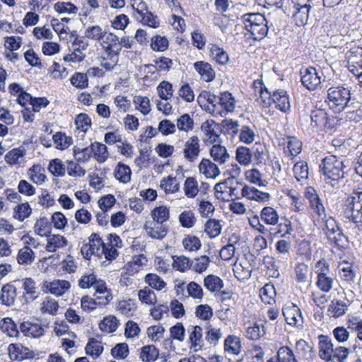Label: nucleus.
Returning a JSON list of instances; mask_svg holds the SVG:
<instances>
[{"label": "nucleus", "instance_id": "52", "mask_svg": "<svg viewBox=\"0 0 362 362\" xmlns=\"http://www.w3.org/2000/svg\"><path fill=\"white\" fill-rule=\"evenodd\" d=\"M157 91L162 100H168L173 96V85L167 81H163L157 86Z\"/></svg>", "mask_w": 362, "mask_h": 362}, {"label": "nucleus", "instance_id": "14", "mask_svg": "<svg viewBox=\"0 0 362 362\" xmlns=\"http://www.w3.org/2000/svg\"><path fill=\"white\" fill-rule=\"evenodd\" d=\"M241 196L259 202H268L271 198V195L269 193L263 192L254 187L249 186L243 187L241 189Z\"/></svg>", "mask_w": 362, "mask_h": 362}, {"label": "nucleus", "instance_id": "33", "mask_svg": "<svg viewBox=\"0 0 362 362\" xmlns=\"http://www.w3.org/2000/svg\"><path fill=\"white\" fill-rule=\"evenodd\" d=\"M90 146L93 149V155L97 161L100 163H104L109 156L107 146L97 141L91 144Z\"/></svg>", "mask_w": 362, "mask_h": 362}, {"label": "nucleus", "instance_id": "28", "mask_svg": "<svg viewBox=\"0 0 362 362\" xmlns=\"http://www.w3.org/2000/svg\"><path fill=\"white\" fill-rule=\"evenodd\" d=\"M311 124L315 127H325L327 120V113L325 110L316 109L310 114Z\"/></svg>", "mask_w": 362, "mask_h": 362}, {"label": "nucleus", "instance_id": "32", "mask_svg": "<svg viewBox=\"0 0 362 362\" xmlns=\"http://www.w3.org/2000/svg\"><path fill=\"white\" fill-rule=\"evenodd\" d=\"M235 99L232 94L228 91L223 92L218 97V105L226 112H233L235 110Z\"/></svg>", "mask_w": 362, "mask_h": 362}, {"label": "nucleus", "instance_id": "24", "mask_svg": "<svg viewBox=\"0 0 362 362\" xmlns=\"http://www.w3.org/2000/svg\"><path fill=\"white\" fill-rule=\"evenodd\" d=\"M223 285V280L214 274H209L204 279V287L212 293L220 292Z\"/></svg>", "mask_w": 362, "mask_h": 362}, {"label": "nucleus", "instance_id": "43", "mask_svg": "<svg viewBox=\"0 0 362 362\" xmlns=\"http://www.w3.org/2000/svg\"><path fill=\"white\" fill-rule=\"evenodd\" d=\"M179 221L182 227L191 228L194 226L197 218L192 211L185 210L180 214Z\"/></svg>", "mask_w": 362, "mask_h": 362}, {"label": "nucleus", "instance_id": "56", "mask_svg": "<svg viewBox=\"0 0 362 362\" xmlns=\"http://www.w3.org/2000/svg\"><path fill=\"white\" fill-rule=\"evenodd\" d=\"M35 233L40 236L48 235L51 232V227L47 218L38 219L34 226Z\"/></svg>", "mask_w": 362, "mask_h": 362}, {"label": "nucleus", "instance_id": "61", "mask_svg": "<svg viewBox=\"0 0 362 362\" xmlns=\"http://www.w3.org/2000/svg\"><path fill=\"white\" fill-rule=\"evenodd\" d=\"M145 229L148 235L154 239H162L167 234V230L161 226V224H158L157 223L152 227H148L146 226Z\"/></svg>", "mask_w": 362, "mask_h": 362}, {"label": "nucleus", "instance_id": "31", "mask_svg": "<svg viewBox=\"0 0 362 362\" xmlns=\"http://www.w3.org/2000/svg\"><path fill=\"white\" fill-rule=\"evenodd\" d=\"M310 8V5L308 4L302 6L298 4L297 6H295L296 11L293 13V18L296 21L297 25H303L307 23Z\"/></svg>", "mask_w": 362, "mask_h": 362}, {"label": "nucleus", "instance_id": "62", "mask_svg": "<svg viewBox=\"0 0 362 362\" xmlns=\"http://www.w3.org/2000/svg\"><path fill=\"white\" fill-rule=\"evenodd\" d=\"M106 33L99 25L89 26L85 31V37L95 40H100L105 37Z\"/></svg>", "mask_w": 362, "mask_h": 362}, {"label": "nucleus", "instance_id": "29", "mask_svg": "<svg viewBox=\"0 0 362 362\" xmlns=\"http://www.w3.org/2000/svg\"><path fill=\"white\" fill-rule=\"evenodd\" d=\"M294 176L298 182L305 181L309 175V168L306 162L300 160L295 163L293 168Z\"/></svg>", "mask_w": 362, "mask_h": 362}, {"label": "nucleus", "instance_id": "1", "mask_svg": "<svg viewBox=\"0 0 362 362\" xmlns=\"http://www.w3.org/2000/svg\"><path fill=\"white\" fill-rule=\"evenodd\" d=\"M354 100L351 96V90L342 86H332L327 90L325 103L335 113L341 112L351 107L354 103Z\"/></svg>", "mask_w": 362, "mask_h": 362}, {"label": "nucleus", "instance_id": "58", "mask_svg": "<svg viewBox=\"0 0 362 362\" xmlns=\"http://www.w3.org/2000/svg\"><path fill=\"white\" fill-rule=\"evenodd\" d=\"M74 156L75 159L78 162H86L93 156V149L91 146L83 148L75 147L74 149Z\"/></svg>", "mask_w": 362, "mask_h": 362}, {"label": "nucleus", "instance_id": "13", "mask_svg": "<svg viewBox=\"0 0 362 362\" xmlns=\"http://www.w3.org/2000/svg\"><path fill=\"white\" fill-rule=\"evenodd\" d=\"M319 356L326 361H332V356L334 351V346L332 340L325 335L319 337Z\"/></svg>", "mask_w": 362, "mask_h": 362}, {"label": "nucleus", "instance_id": "2", "mask_svg": "<svg viewBox=\"0 0 362 362\" xmlns=\"http://www.w3.org/2000/svg\"><path fill=\"white\" fill-rule=\"evenodd\" d=\"M341 215L356 226L362 225V189L354 190L343 200Z\"/></svg>", "mask_w": 362, "mask_h": 362}, {"label": "nucleus", "instance_id": "51", "mask_svg": "<svg viewBox=\"0 0 362 362\" xmlns=\"http://www.w3.org/2000/svg\"><path fill=\"white\" fill-rule=\"evenodd\" d=\"M151 216L157 223L162 224L169 218V209L166 206L156 207L151 212Z\"/></svg>", "mask_w": 362, "mask_h": 362}, {"label": "nucleus", "instance_id": "7", "mask_svg": "<svg viewBox=\"0 0 362 362\" xmlns=\"http://www.w3.org/2000/svg\"><path fill=\"white\" fill-rule=\"evenodd\" d=\"M317 279L316 286L323 292L328 293L332 288L333 279L327 274L328 264L324 260H320L316 264Z\"/></svg>", "mask_w": 362, "mask_h": 362}, {"label": "nucleus", "instance_id": "18", "mask_svg": "<svg viewBox=\"0 0 362 362\" xmlns=\"http://www.w3.org/2000/svg\"><path fill=\"white\" fill-rule=\"evenodd\" d=\"M46 250L49 252H54L58 249L63 248L67 245L68 241L60 235H49L47 239Z\"/></svg>", "mask_w": 362, "mask_h": 362}, {"label": "nucleus", "instance_id": "16", "mask_svg": "<svg viewBox=\"0 0 362 362\" xmlns=\"http://www.w3.org/2000/svg\"><path fill=\"white\" fill-rule=\"evenodd\" d=\"M16 296V286L11 283L6 284L1 287L0 301L4 305L11 306L15 302Z\"/></svg>", "mask_w": 362, "mask_h": 362}, {"label": "nucleus", "instance_id": "27", "mask_svg": "<svg viewBox=\"0 0 362 362\" xmlns=\"http://www.w3.org/2000/svg\"><path fill=\"white\" fill-rule=\"evenodd\" d=\"M255 129L256 128L254 125L242 126L238 132L240 141L246 144H250L252 142H254L257 136L255 133Z\"/></svg>", "mask_w": 362, "mask_h": 362}, {"label": "nucleus", "instance_id": "57", "mask_svg": "<svg viewBox=\"0 0 362 362\" xmlns=\"http://www.w3.org/2000/svg\"><path fill=\"white\" fill-rule=\"evenodd\" d=\"M168 40L165 37L156 35L152 37L151 47L156 52H164L168 47Z\"/></svg>", "mask_w": 362, "mask_h": 362}, {"label": "nucleus", "instance_id": "48", "mask_svg": "<svg viewBox=\"0 0 362 362\" xmlns=\"http://www.w3.org/2000/svg\"><path fill=\"white\" fill-rule=\"evenodd\" d=\"M185 194L189 198H194L199 192L198 184L195 178L187 177L184 184Z\"/></svg>", "mask_w": 362, "mask_h": 362}, {"label": "nucleus", "instance_id": "44", "mask_svg": "<svg viewBox=\"0 0 362 362\" xmlns=\"http://www.w3.org/2000/svg\"><path fill=\"white\" fill-rule=\"evenodd\" d=\"M276 295V289L272 284H267L260 289L259 296L265 303L271 304L272 301L274 300Z\"/></svg>", "mask_w": 362, "mask_h": 362}, {"label": "nucleus", "instance_id": "21", "mask_svg": "<svg viewBox=\"0 0 362 362\" xmlns=\"http://www.w3.org/2000/svg\"><path fill=\"white\" fill-rule=\"evenodd\" d=\"M202 331V328L200 326H194L192 327V331L189 330V340L192 344L190 349H193L194 351L200 350L204 345Z\"/></svg>", "mask_w": 362, "mask_h": 362}, {"label": "nucleus", "instance_id": "6", "mask_svg": "<svg viewBox=\"0 0 362 362\" xmlns=\"http://www.w3.org/2000/svg\"><path fill=\"white\" fill-rule=\"evenodd\" d=\"M105 244L97 233H92L88 238V243L82 245L81 254L87 259H89L92 255L100 257L104 252Z\"/></svg>", "mask_w": 362, "mask_h": 362}, {"label": "nucleus", "instance_id": "38", "mask_svg": "<svg viewBox=\"0 0 362 362\" xmlns=\"http://www.w3.org/2000/svg\"><path fill=\"white\" fill-rule=\"evenodd\" d=\"M1 331L8 336L13 337H18L19 332L15 322L10 317L4 318L0 322Z\"/></svg>", "mask_w": 362, "mask_h": 362}, {"label": "nucleus", "instance_id": "55", "mask_svg": "<svg viewBox=\"0 0 362 362\" xmlns=\"http://www.w3.org/2000/svg\"><path fill=\"white\" fill-rule=\"evenodd\" d=\"M59 305L57 300L46 298L41 304L40 310L43 313H48L52 315H57Z\"/></svg>", "mask_w": 362, "mask_h": 362}, {"label": "nucleus", "instance_id": "50", "mask_svg": "<svg viewBox=\"0 0 362 362\" xmlns=\"http://www.w3.org/2000/svg\"><path fill=\"white\" fill-rule=\"evenodd\" d=\"M158 350L154 346H144L141 349V358L144 362H151L157 359Z\"/></svg>", "mask_w": 362, "mask_h": 362}, {"label": "nucleus", "instance_id": "8", "mask_svg": "<svg viewBox=\"0 0 362 362\" xmlns=\"http://www.w3.org/2000/svg\"><path fill=\"white\" fill-rule=\"evenodd\" d=\"M70 286L68 281L56 279L52 281H45L42 290L45 293H50L56 296H60L68 291Z\"/></svg>", "mask_w": 362, "mask_h": 362}, {"label": "nucleus", "instance_id": "22", "mask_svg": "<svg viewBox=\"0 0 362 362\" xmlns=\"http://www.w3.org/2000/svg\"><path fill=\"white\" fill-rule=\"evenodd\" d=\"M199 171L207 178H214L220 174L217 165L209 159L204 158L199 165Z\"/></svg>", "mask_w": 362, "mask_h": 362}, {"label": "nucleus", "instance_id": "35", "mask_svg": "<svg viewBox=\"0 0 362 362\" xmlns=\"http://www.w3.org/2000/svg\"><path fill=\"white\" fill-rule=\"evenodd\" d=\"M119 320L113 315H108L99 324V327L103 332L112 333L115 332L119 326Z\"/></svg>", "mask_w": 362, "mask_h": 362}, {"label": "nucleus", "instance_id": "36", "mask_svg": "<svg viewBox=\"0 0 362 362\" xmlns=\"http://www.w3.org/2000/svg\"><path fill=\"white\" fill-rule=\"evenodd\" d=\"M35 260V252L28 246H24L18 253L17 261L20 264H30Z\"/></svg>", "mask_w": 362, "mask_h": 362}, {"label": "nucleus", "instance_id": "60", "mask_svg": "<svg viewBox=\"0 0 362 362\" xmlns=\"http://www.w3.org/2000/svg\"><path fill=\"white\" fill-rule=\"evenodd\" d=\"M221 337L222 333L221 332L220 329L212 327L210 325L206 327L205 339L208 343L215 345L217 344Z\"/></svg>", "mask_w": 362, "mask_h": 362}, {"label": "nucleus", "instance_id": "26", "mask_svg": "<svg viewBox=\"0 0 362 362\" xmlns=\"http://www.w3.org/2000/svg\"><path fill=\"white\" fill-rule=\"evenodd\" d=\"M224 350L233 355L239 354L241 351L240 339L235 335L228 336L224 341Z\"/></svg>", "mask_w": 362, "mask_h": 362}, {"label": "nucleus", "instance_id": "3", "mask_svg": "<svg viewBox=\"0 0 362 362\" xmlns=\"http://www.w3.org/2000/svg\"><path fill=\"white\" fill-rule=\"evenodd\" d=\"M240 20L253 40H260L267 36L269 25L264 15L259 13H248L243 15Z\"/></svg>", "mask_w": 362, "mask_h": 362}, {"label": "nucleus", "instance_id": "34", "mask_svg": "<svg viewBox=\"0 0 362 362\" xmlns=\"http://www.w3.org/2000/svg\"><path fill=\"white\" fill-rule=\"evenodd\" d=\"M52 139L56 148L60 150L66 149L73 144L71 136H66L64 133L60 132L54 134Z\"/></svg>", "mask_w": 362, "mask_h": 362}, {"label": "nucleus", "instance_id": "53", "mask_svg": "<svg viewBox=\"0 0 362 362\" xmlns=\"http://www.w3.org/2000/svg\"><path fill=\"white\" fill-rule=\"evenodd\" d=\"M245 176L247 180L258 186H266L267 182L262 178V173L256 168H253L246 171Z\"/></svg>", "mask_w": 362, "mask_h": 362}, {"label": "nucleus", "instance_id": "59", "mask_svg": "<svg viewBox=\"0 0 362 362\" xmlns=\"http://www.w3.org/2000/svg\"><path fill=\"white\" fill-rule=\"evenodd\" d=\"M160 187L165 192L174 193L179 189V183L175 177L168 176L160 181Z\"/></svg>", "mask_w": 362, "mask_h": 362}, {"label": "nucleus", "instance_id": "4", "mask_svg": "<svg viewBox=\"0 0 362 362\" xmlns=\"http://www.w3.org/2000/svg\"><path fill=\"white\" fill-rule=\"evenodd\" d=\"M320 172L325 178L338 181L344 177L345 165L343 161L334 155L325 157L319 165Z\"/></svg>", "mask_w": 362, "mask_h": 362}, {"label": "nucleus", "instance_id": "15", "mask_svg": "<svg viewBox=\"0 0 362 362\" xmlns=\"http://www.w3.org/2000/svg\"><path fill=\"white\" fill-rule=\"evenodd\" d=\"M216 129H218V127L213 120H206L202 124L201 130L206 136V142L211 144L218 141L220 135Z\"/></svg>", "mask_w": 362, "mask_h": 362}, {"label": "nucleus", "instance_id": "20", "mask_svg": "<svg viewBox=\"0 0 362 362\" xmlns=\"http://www.w3.org/2000/svg\"><path fill=\"white\" fill-rule=\"evenodd\" d=\"M22 288L25 291L24 298L26 303L33 301L37 298L36 283L32 278L23 279Z\"/></svg>", "mask_w": 362, "mask_h": 362}, {"label": "nucleus", "instance_id": "40", "mask_svg": "<svg viewBox=\"0 0 362 362\" xmlns=\"http://www.w3.org/2000/svg\"><path fill=\"white\" fill-rule=\"evenodd\" d=\"M182 245L185 250L191 252L197 251L202 247L199 238L192 234L185 235L182 240Z\"/></svg>", "mask_w": 362, "mask_h": 362}, {"label": "nucleus", "instance_id": "12", "mask_svg": "<svg viewBox=\"0 0 362 362\" xmlns=\"http://www.w3.org/2000/svg\"><path fill=\"white\" fill-rule=\"evenodd\" d=\"M20 330L25 336L33 338H40L45 334L44 327L41 324L29 321L21 323Z\"/></svg>", "mask_w": 362, "mask_h": 362}, {"label": "nucleus", "instance_id": "64", "mask_svg": "<svg viewBox=\"0 0 362 362\" xmlns=\"http://www.w3.org/2000/svg\"><path fill=\"white\" fill-rule=\"evenodd\" d=\"M348 328L357 333V338L362 341V319L359 317L351 316L348 322Z\"/></svg>", "mask_w": 362, "mask_h": 362}, {"label": "nucleus", "instance_id": "63", "mask_svg": "<svg viewBox=\"0 0 362 362\" xmlns=\"http://www.w3.org/2000/svg\"><path fill=\"white\" fill-rule=\"evenodd\" d=\"M236 159L243 165H247L251 161V152L249 148L240 146L236 150Z\"/></svg>", "mask_w": 362, "mask_h": 362}, {"label": "nucleus", "instance_id": "49", "mask_svg": "<svg viewBox=\"0 0 362 362\" xmlns=\"http://www.w3.org/2000/svg\"><path fill=\"white\" fill-rule=\"evenodd\" d=\"M277 357L280 362H298L293 350L287 346L279 349Z\"/></svg>", "mask_w": 362, "mask_h": 362}, {"label": "nucleus", "instance_id": "30", "mask_svg": "<svg viewBox=\"0 0 362 362\" xmlns=\"http://www.w3.org/2000/svg\"><path fill=\"white\" fill-rule=\"evenodd\" d=\"M347 305L345 302L341 300L334 299L331 301L328 312L334 317H339L345 314Z\"/></svg>", "mask_w": 362, "mask_h": 362}, {"label": "nucleus", "instance_id": "47", "mask_svg": "<svg viewBox=\"0 0 362 362\" xmlns=\"http://www.w3.org/2000/svg\"><path fill=\"white\" fill-rule=\"evenodd\" d=\"M211 56L220 64L225 65L229 60L227 52L216 45H213L211 50Z\"/></svg>", "mask_w": 362, "mask_h": 362}, {"label": "nucleus", "instance_id": "39", "mask_svg": "<svg viewBox=\"0 0 362 362\" xmlns=\"http://www.w3.org/2000/svg\"><path fill=\"white\" fill-rule=\"evenodd\" d=\"M221 225L218 220L209 219L204 226V232L211 238H216L219 235L221 232Z\"/></svg>", "mask_w": 362, "mask_h": 362}, {"label": "nucleus", "instance_id": "23", "mask_svg": "<svg viewBox=\"0 0 362 362\" xmlns=\"http://www.w3.org/2000/svg\"><path fill=\"white\" fill-rule=\"evenodd\" d=\"M260 218L267 225L275 226L279 222V216L273 207L265 206L260 212Z\"/></svg>", "mask_w": 362, "mask_h": 362}, {"label": "nucleus", "instance_id": "25", "mask_svg": "<svg viewBox=\"0 0 362 362\" xmlns=\"http://www.w3.org/2000/svg\"><path fill=\"white\" fill-rule=\"evenodd\" d=\"M210 155L214 161L222 165L230 158L226 148L218 144L213 145L210 150Z\"/></svg>", "mask_w": 362, "mask_h": 362}, {"label": "nucleus", "instance_id": "11", "mask_svg": "<svg viewBox=\"0 0 362 362\" xmlns=\"http://www.w3.org/2000/svg\"><path fill=\"white\" fill-rule=\"evenodd\" d=\"M8 351L10 358L18 361L31 358L34 356L33 352L30 349L21 344H11L8 347Z\"/></svg>", "mask_w": 362, "mask_h": 362}, {"label": "nucleus", "instance_id": "42", "mask_svg": "<svg viewBox=\"0 0 362 362\" xmlns=\"http://www.w3.org/2000/svg\"><path fill=\"white\" fill-rule=\"evenodd\" d=\"M131 169L129 166L119 163L115 171L116 179L123 183H127L131 180Z\"/></svg>", "mask_w": 362, "mask_h": 362}, {"label": "nucleus", "instance_id": "9", "mask_svg": "<svg viewBox=\"0 0 362 362\" xmlns=\"http://www.w3.org/2000/svg\"><path fill=\"white\" fill-rule=\"evenodd\" d=\"M184 157L189 162H194L200 153L199 139L197 136H192L185 143L183 148Z\"/></svg>", "mask_w": 362, "mask_h": 362}, {"label": "nucleus", "instance_id": "45", "mask_svg": "<svg viewBox=\"0 0 362 362\" xmlns=\"http://www.w3.org/2000/svg\"><path fill=\"white\" fill-rule=\"evenodd\" d=\"M176 127L180 131L188 132L193 129L194 120L189 114H183L177 118Z\"/></svg>", "mask_w": 362, "mask_h": 362}, {"label": "nucleus", "instance_id": "41", "mask_svg": "<svg viewBox=\"0 0 362 362\" xmlns=\"http://www.w3.org/2000/svg\"><path fill=\"white\" fill-rule=\"evenodd\" d=\"M31 213L32 209L27 202L18 204L13 209V217L20 221L29 217Z\"/></svg>", "mask_w": 362, "mask_h": 362}, {"label": "nucleus", "instance_id": "10", "mask_svg": "<svg viewBox=\"0 0 362 362\" xmlns=\"http://www.w3.org/2000/svg\"><path fill=\"white\" fill-rule=\"evenodd\" d=\"M266 93L269 94V99L275 104V107L284 112H287L291 109V105L287 93L284 90H277L272 94L265 90Z\"/></svg>", "mask_w": 362, "mask_h": 362}, {"label": "nucleus", "instance_id": "5", "mask_svg": "<svg viewBox=\"0 0 362 362\" xmlns=\"http://www.w3.org/2000/svg\"><path fill=\"white\" fill-rule=\"evenodd\" d=\"M300 81L304 87L309 90H314L321 84L325 78L322 70L313 66L302 67L300 70Z\"/></svg>", "mask_w": 362, "mask_h": 362}, {"label": "nucleus", "instance_id": "54", "mask_svg": "<svg viewBox=\"0 0 362 362\" xmlns=\"http://www.w3.org/2000/svg\"><path fill=\"white\" fill-rule=\"evenodd\" d=\"M103 351V346L100 341L91 339L86 346V352L93 358L98 357Z\"/></svg>", "mask_w": 362, "mask_h": 362}, {"label": "nucleus", "instance_id": "17", "mask_svg": "<svg viewBox=\"0 0 362 362\" xmlns=\"http://www.w3.org/2000/svg\"><path fill=\"white\" fill-rule=\"evenodd\" d=\"M330 243H334L338 247L345 248L348 244L347 238L344 235L341 228H337L324 233Z\"/></svg>", "mask_w": 362, "mask_h": 362}, {"label": "nucleus", "instance_id": "37", "mask_svg": "<svg viewBox=\"0 0 362 362\" xmlns=\"http://www.w3.org/2000/svg\"><path fill=\"white\" fill-rule=\"evenodd\" d=\"M25 155V149L23 147L15 148L8 151L5 156L6 162L11 165L20 163L19 159Z\"/></svg>", "mask_w": 362, "mask_h": 362}, {"label": "nucleus", "instance_id": "46", "mask_svg": "<svg viewBox=\"0 0 362 362\" xmlns=\"http://www.w3.org/2000/svg\"><path fill=\"white\" fill-rule=\"evenodd\" d=\"M209 262L210 259L208 256L202 255L197 258L192 259L191 269L194 270L197 273L201 274L206 270Z\"/></svg>", "mask_w": 362, "mask_h": 362}, {"label": "nucleus", "instance_id": "19", "mask_svg": "<svg viewBox=\"0 0 362 362\" xmlns=\"http://www.w3.org/2000/svg\"><path fill=\"white\" fill-rule=\"evenodd\" d=\"M194 67L204 81L209 82L214 80L215 72L209 63L203 61L197 62L194 64Z\"/></svg>", "mask_w": 362, "mask_h": 362}]
</instances>
